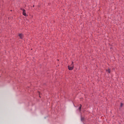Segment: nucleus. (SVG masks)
<instances>
[{
    "mask_svg": "<svg viewBox=\"0 0 124 124\" xmlns=\"http://www.w3.org/2000/svg\"><path fill=\"white\" fill-rule=\"evenodd\" d=\"M74 67V64H73V62H72V64L68 66L69 70H73Z\"/></svg>",
    "mask_w": 124,
    "mask_h": 124,
    "instance_id": "obj_1",
    "label": "nucleus"
},
{
    "mask_svg": "<svg viewBox=\"0 0 124 124\" xmlns=\"http://www.w3.org/2000/svg\"><path fill=\"white\" fill-rule=\"evenodd\" d=\"M21 10H23L22 14L24 16H27V14H26V10L25 9H21Z\"/></svg>",
    "mask_w": 124,
    "mask_h": 124,
    "instance_id": "obj_2",
    "label": "nucleus"
},
{
    "mask_svg": "<svg viewBox=\"0 0 124 124\" xmlns=\"http://www.w3.org/2000/svg\"><path fill=\"white\" fill-rule=\"evenodd\" d=\"M106 72H108V73H111V70H110V69H106Z\"/></svg>",
    "mask_w": 124,
    "mask_h": 124,
    "instance_id": "obj_3",
    "label": "nucleus"
},
{
    "mask_svg": "<svg viewBox=\"0 0 124 124\" xmlns=\"http://www.w3.org/2000/svg\"><path fill=\"white\" fill-rule=\"evenodd\" d=\"M19 36L20 38H21L22 39V38H23V34H19Z\"/></svg>",
    "mask_w": 124,
    "mask_h": 124,
    "instance_id": "obj_4",
    "label": "nucleus"
},
{
    "mask_svg": "<svg viewBox=\"0 0 124 124\" xmlns=\"http://www.w3.org/2000/svg\"><path fill=\"white\" fill-rule=\"evenodd\" d=\"M84 120H85V118H84V117H81V122H84Z\"/></svg>",
    "mask_w": 124,
    "mask_h": 124,
    "instance_id": "obj_5",
    "label": "nucleus"
},
{
    "mask_svg": "<svg viewBox=\"0 0 124 124\" xmlns=\"http://www.w3.org/2000/svg\"><path fill=\"white\" fill-rule=\"evenodd\" d=\"M82 107V105H80V107L79 108V111H81V108Z\"/></svg>",
    "mask_w": 124,
    "mask_h": 124,
    "instance_id": "obj_6",
    "label": "nucleus"
},
{
    "mask_svg": "<svg viewBox=\"0 0 124 124\" xmlns=\"http://www.w3.org/2000/svg\"><path fill=\"white\" fill-rule=\"evenodd\" d=\"M123 103H121L120 105L121 107H123Z\"/></svg>",
    "mask_w": 124,
    "mask_h": 124,
    "instance_id": "obj_7",
    "label": "nucleus"
},
{
    "mask_svg": "<svg viewBox=\"0 0 124 124\" xmlns=\"http://www.w3.org/2000/svg\"><path fill=\"white\" fill-rule=\"evenodd\" d=\"M39 97H40V93H39Z\"/></svg>",
    "mask_w": 124,
    "mask_h": 124,
    "instance_id": "obj_8",
    "label": "nucleus"
}]
</instances>
